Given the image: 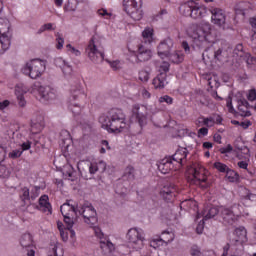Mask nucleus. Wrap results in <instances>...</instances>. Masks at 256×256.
<instances>
[{"mask_svg":"<svg viewBox=\"0 0 256 256\" xmlns=\"http://www.w3.org/2000/svg\"><path fill=\"white\" fill-rule=\"evenodd\" d=\"M134 55L136 57V63H147V61H151L153 51H151V48L145 46V44H139Z\"/></svg>","mask_w":256,"mask_h":256,"instance_id":"obj_12","label":"nucleus"},{"mask_svg":"<svg viewBox=\"0 0 256 256\" xmlns=\"http://www.w3.org/2000/svg\"><path fill=\"white\" fill-rule=\"evenodd\" d=\"M167 74L160 73L153 79V85L155 89H164L165 85H167Z\"/></svg>","mask_w":256,"mask_h":256,"instance_id":"obj_23","label":"nucleus"},{"mask_svg":"<svg viewBox=\"0 0 256 256\" xmlns=\"http://www.w3.org/2000/svg\"><path fill=\"white\" fill-rule=\"evenodd\" d=\"M238 167L240 169H247V167H249V164L246 161H240L238 162Z\"/></svg>","mask_w":256,"mask_h":256,"instance_id":"obj_59","label":"nucleus"},{"mask_svg":"<svg viewBox=\"0 0 256 256\" xmlns=\"http://www.w3.org/2000/svg\"><path fill=\"white\" fill-rule=\"evenodd\" d=\"M210 13L212 14V23L217 25V27H222V29H225V13L223 10L214 8L210 10Z\"/></svg>","mask_w":256,"mask_h":256,"instance_id":"obj_17","label":"nucleus"},{"mask_svg":"<svg viewBox=\"0 0 256 256\" xmlns=\"http://www.w3.org/2000/svg\"><path fill=\"white\" fill-rule=\"evenodd\" d=\"M21 155H23V151L21 150H13L12 152H10L8 154V157H10V159H19V157H21Z\"/></svg>","mask_w":256,"mask_h":256,"instance_id":"obj_47","label":"nucleus"},{"mask_svg":"<svg viewBox=\"0 0 256 256\" xmlns=\"http://www.w3.org/2000/svg\"><path fill=\"white\" fill-rule=\"evenodd\" d=\"M217 213H219V209H217L215 207L206 208L203 211L204 220L207 221V219H213V217H215V215H217Z\"/></svg>","mask_w":256,"mask_h":256,"instance_id":"obj_34","label":"nucleus"},{"mask_svg":"<svg viewBox=\"0 0 256 256\" xmlns=\"http://www.w3.org/2000/svg\"><path fill=\"white\" fill-rule=\"evenodd\" d=\"M158 169L160 172H162L163 175H167L173 169V160L171 158H166L163 159L159 164H158Z\"/></svg>","mask_w":256,"mask_h":256,"instance_id":"obj_25","label":"nucleus"},{"mask_svg":"<svg viewBox=\"0 0 256 256\" xmlns=\"http://www.w3.org/2000/svg\"><path fill=\"white\" fill-rule=\"evenodd\" d=\"M31 127L33 129H37V131H41L43 127H45V121L43 116L39 115L36 119H33L31 122Z\"/></svg>","mask_w":256,"mask_h":256,"instance_id":"obj_30","label":"nucleus"},{"mask_svg":"<svg viewBox=\"0 0 256 256\" xmlns=\"http://www.w3.org/2000/svg\"><path fill=\"white\" fill-rule=\"evenodd\" d=\"M208 133H209V129L202 127L198 130V137H206Z\"/></svg>","mask_w":256,"mask_h":256,"instance_id":"obj_55","label":"nucleus"},{"mask_svg":"<svg viewBox=\"0 0 256 256\" xmlns=\"http://www.w3.org/2000/svg\"><path fill=\"white\" fill-rule=\"evenodd\" d=\"M175 191H176L175 186L173 184H170V185L164 186L161 193L163 197H165V199H168V201H171V198L175 194Z\"/></svg>","mask_w":256,"mask_h":256,"instance_id":"obj_27","label":"nucleus"},{"mask_svg":"<svg viewBox=\"0 0 256 256\" xmlns=\"http://www.w3.org/2000/svg\"><path fill=\"white\" fill-rule=\"evenodd\" d=\"M233 57L236 61H243L244 57H249V53L243 50V44H238L233 50Z\"/></svg>","mask_w":256,"mask_h":256,"instance_id":"obj_26","label":"nucleus"},{"mask_svg":"<svg viewBox=\"0 0 256 256\" xmlns=\"http://www.w3.org/2000/svg\"><path fill=\"white\" fill-rule=\"evenodd\" d=\"M81 97H85V94L80 90V88L71 90L69 109L74 115H79L81 113V106L73 101H78Z\"/></svg>","mask_w":256,"mask_h":256,"instance_id":"obj_13","label":"nucleus"},{"mask_svg":"<svg viewBox=\"0 0 256 256\" xmlns=\"http://www.w3.org/2000/svg\"><path fill=\"white\" fill-rule=\"evenodd\" d=\"M43 26H44L45 31L55 30V28H53V23H47V24H44Z\"/></svg>","mask_w":256,"mask_h":256,"instance_id":"obj_61","label":"nucleus"},{"mask_svg":"<svg viewBox=\"0 0 256 256\" xmlns=\"http://www.w3.org/2000/svg\"><path fill=\"white\" fill-rule=\"evenodd\" d=\"M166 235H170V238H165L164 240L161 239V237L150 239V247H153V249H159V247L169 245V243H172V241L175 240V234L166 233Z\"/></svg>","mask_w":256,"mask_h":256,"instance_id":"obj_18","label":"nucleus"},{"mask_svg":"<svg viewBox=\"0 0 256 256\" xmlns=\"http://www.w3.org/2000/svg\"><path fill=\"white\" fill-rule=\"evenodd\" d=\"M190 255L191 256H203V251H201V248L197 245H193L190 248Z\"/></svg>","mask_w":256,"mask_h":256,"instance_id":"obj_42","label":"nucleus"},{"mask_svg":"<svg viewBox=\"0 0 256 256\" xmlns=\"http://www.w3.org/2000/svg\"><path fill=\"white\" fill-rule=\"evenodd\" d=\"M247 99H248V101H255L256 100V90L255 89L249 90V93L247 95Z\"/></svg>","mask_w":256,"mask_h":256,"instance_id":"obj_53","label":"nucleus"},{"mask_svg":"<svg viewBox=\"0 0 256 256\" xmlns=\"http://www.w3.org/2000/svg\"><path fill=\"white\" fill-rule=\"evenodd\" d=\"M39 205L43 209V211H48L51 213V203H49V196L43 195L39 199Z\"/></svg>","mask_w":256,"mask_h":256,"instance_id":"obj_32","label":"nucleus"},{"mask_svg":"<svg viewBox=\"0 0 256 256\" xmlns=\"http://www.w3.org/2000/svg\"><path fill=\"white\" fill-rule=\"evenodd\" d=\"M189 176L187 177L190 185H197L201 189H208L211 187V180H209V171L203 166H194L188 170Z\"/></svg>","mask_w":256,"mask_h":256,"instance_id":"obj_2","label":"nucleus"},{"mask_svg":"<svg viewBox=\"0 0 256 256\" xmlns=\"http://www.w3.org/2000/svg\"><path fill=\"white\" fill-rule=\"evenodd\" d=\"M166 58H168L172 63H181L183 61V55L179 54V52H170L169 56Z\"/></svg>","mask_w":256,"mask_h":256,"instance_id":"obj_38","label":"nucleus"},{"mask_svg":"<svg viewBox=\"0 0 256 256\" xmlns=\"http://www.w3.org/2000/svg\"><path fill=\"white\" fill-rule=\"evenodd\" d=\"M15 93L19 107H25V105H27V101H25V96H23V93L19 89H16Z\"/></svg>","mask_w":256,"mask_h":256,"instance_id":"obj_40","label":"nucleus"},{"mask_svg":"<svg viewBox=\"0 0 256 256\" xmlns=\"http://www.w3.org/2000/svg\"><path fill=\"white\" fill-rule=\"evenodd\" d=\"M60 142L64 147H69L71 144V134H69V131L62 130L60 132Z\"/></svg>","mask_w":256,"mask_h":256,"instance_id":"obj_31","label":"nucleus"},{"mask_svg":"<svg viewBox=\"0 0 256 256\" xmlns=\"http://www.w3.org/2000/svg\"><path fill=\"white\" fill-rule=\"evenodd\" d=\"M139 79L142 83H147V81H149V71L141 70L139 72Z\"/></svg>","mask_w":256,"mask_h":256,"instance_id":"obj_44","label":"nucleus"},{"mask_svg":"<svg viewBox=\"0 0 256 256\" xmlns=\"http://www.w3.org/2000/svg\"><path fill=\"white\" fill-rule=\"evenodd\" d=\"M10 103L11 102H9V100H4V101L0 102V111L7 109V107H9Z\"/></svg>","mask_w":256,"mask_h":256,"instance_id":"obj_57","label":"nucleus"},{"mask_svg":"<svg viewBox=\"0 0 256 256\" xmlns=\"http://www.w3.org/2000/svg\"><path fill=\"white\" fill-rule=\"evenodd\" d=\"M35 89H37L38 96L37 99L39 101H51L55 99V90L49 86H40V85H34Z\"/></svg>","mask_w":256,"mask_h":256,"instance_id":"obj_14","label":"nucleus"},{"mask_svg":"<svg viewBox=\"0 0 256 256\" xmlns=\"http://www.w3.org/2000/svg\"><path fill=\"white\" fill-rule=\"evenodd\" d=\"M202 256H215V252L212 250L203 251Z\"/></svg>","mask_w":256,"mask_h":256,"instance_id":"obj_64","label":"nucleus"},{"mask_svg":"<svg viewBox=\"0 0 256 256\" xmlns=\"http://www.w3.org/2000/svg\"><path fill=\"white\" fill-rule=\"evenodd\" d=\"M240 127H243V129H249L251 127V121H245L240 123Z\"/></svg>","mask_w":256,"mask_h":256,"instance_id":"obj_60","label":"nucleus"},{"mask_svg":"<svg viewBox=\"0 0 256 256\" xmlns=\"http://www.w3.org/2000/svg\"><path fill=\"white\" fill-rule=\"evenodd\" d=\"M147 115H149L147 106L143 104H134L132 106L131 119H134L139 127H145L147 125Z\"/></svg>","mask_w":256,"mask_h":256,"instance_id":"obj_9","label":"nucleus"},{"mask_svg":"<svg viewBox=\"0 0 256 256\" xmlns=\"http://www.w3.org/2000/svg\"><path fill=\"white\" fill-rule=\"evenodd\" d=\"M55 65L56 67H59L60 69H62V72L64 73V75H71V73H73V67H71L69 63L63 60V58H57L55 60Z\"/></svg>","mask_w":256,"mask_h":256,"instance_id":"obj_24","label":"nucleus"},{"mask_svg":"<svg viewBox=\"0 0 256 256\" xmlns=\"http://www.w3.org/2000/svg\"><path fill=\"white\" fill-rule=\"evenodd\" d=\"M192 10H193V2H189L180 7L181 13H183V15H185L186 17H189V16L191 17Z\"/></svg>","mask_w":256,"mask_h":256,"instance_id":"obj_37","label":"nucleus"},{"mask_svg":"<svg viewBox=\"0 0 256 256\" xmlns=\"http://www.w3.org/2000/svg\"><path fill=\"white\" fill-rule=\"evenodd\" d=\"M226 179H228V181L230 183H237V181H239V174H237V172L226 168V175H225Z\"/></svg>","mask_w":256,"mask_h":256,"instance_id":"obj_35","label":"nucleus"},{"mask_svg":"<svg viewBox=\"0 0 256 256\" xmlns=\"http://www.w3.org/2000/svg\"><path fill=\"white\" fill-rule=\"evenodd\" d=\"M77 207H79V204L75 203L73 200H68L60 207L61 214L64 218V223L72 235H75V230L71 229H73V225L75 224V217L77 213H79L77 211Z\"/></svg>","mask_w":256,"mask_h":256,"instance_id":"obj_3","label":"nucleus"},{"mask_svg":"<svg viewBox=\"0 0 256 256\" xmlns=\"http://www.w3.org/2000/svg\"><path fill=\"white\" fill-rule=\"evenodd\" d=\"M172 49H173V40L171 38L164 39L158 45L159 57H161V59H167Z\"/></svg>","mask_w":256,"mask_h":256,"instance_id":"obj_15","label":"nucleus"},{"mask_svg":"<svg viewBox=\"0 0 256 256\" xmlns=\"http://www.w3.org/2000/svg\"><path fill=\"white\" fill-rule=\"evenodd\" d=\"M123 10L127 15H130L134 21H141V19H143L141 0H123Z\"/></svg>","mask_w":256,"mask_h":256,"instance_id":"obj_6","label":"nucleus"},{"mask_svg":"<svg viewBox=\"0 0 256 256\" xmlns=\"http://www.w3.org/2000/svg\"><path fill=\"white\" fill-rule=\"evenodd\" d=\"M242 61H246L248 67L253 69V64L256 62V58L252 57L250 53H248V57H244Z\"/></svg>","mask_w":256,"mask_h":256,"instance_id":"obj_46","label":"nucleus"},{"mask_svg":"<svg viewBox=\"0 0 256 256\" xmlns=\"http://www.w3.org/2000/svg\"><path fill=\"white\" fill-rule=\"evenodd\" d=\"M67 49L70 51V53H73L76 57H79L81 55V51L73 47L71 44L66 45Z\"/></svg>","mask_w":256,"mask_h":256,"instance_id":"obj_48","label":"nucleus"},{"mask_svg":"<svg viewBox=\"0 0 256 256\" xmlns=\"http://www.w3.org/2000/svg\"><path fill=\"white\" fill-rule=\"evenodd\" d=\"M100 249L105 256H111V253L115 251V245L112 244L107 238H101Z\"/></svg>","mask_w":256,"mask_h":256,"instance_id":"obj_20","label":"nucleus"},{"mask_svg":"<svg viewBox=\"0 0 256 256\" xmlns=\"http://www.w3.org/2000/svg\"><path fill=\"white\" fill-rule=\"evenodd\" d=\"M224 59L225 56H223V49H218L214 52V63H216L218 67H221V65H223Z\"/></svg>","mask_w":256,"mask_h":256,"instance_id":"obj_36","label":"nucleus"},{"mask_svg":"<svg viewBox=\"0 0 256 256\" xmlns=\"http://www.w3.org/2000/svg\"><path fill=\"white\" fill-rule=\"evenodd\" d=\"M227 107L229 113H233V115H240V117H251V111H249V108L251 105H249V102L245 99L238 100V112L235 111V108H233V104L231 102V96L228 97L227 100Z\"/></svg>","mask_w":256,"mask_h":256,"instance_id":"obj_10","label":"nucleus"},{"mask_svg":"<svg viewBox=\"0 0 256 256\" xmlns=\"http://www.w3.org/2000/svg\"><path fill=\"white\" fill-rule=\"evenodd\" d=\"M99 123L108 133H123L127 129V115L122 109L112 108L99 117Z\"/></svg>","mask_w":256,"mask_h":256,"instance_id":"obj_1","label":"nucleus"},{"mask_svg":"<svg viewBox=\"0 0 256 256\" xmlns=\"http://www.w3.org/2000/svg\"><path fill=\"white\" fill-rule=\"evenodd\" d=\"M182 47H183L185 53H189L190 47H189V43H187V41L182 42Z\"/></svg>","mask_w":256,"mask_h":256,"instance_id":"obj_62","label":"nucleus"},{"mask_svg":"<svg viewBox=\"0 0 256 256\" xmlns=\"http://www.w3.org/2000/svg\"><path fill=\"white\" fill-rule=\"evenodd\" d=\"M89 171L91 175H95L99 171V165L97 163H91L89 166Z\"/></svg>","mask_w":256,"mask_h":256,"instance_id":"obj_51","label":"nucleus"},{"mask_svg":"<svg viewBox=\"0 0 256 256\" xmlns=\"http://www.w3.org/2000/svg\"><path fill=\"white\" fill-rule=\"evenodd\" d=\"M94 233L96 235V237H98V239H105V234H103V232L101 231V228L99 227H94Z\"/></svg>","mask_w":256,"mask_h":256,"instance_id":"obj_52","label":"nucleus"},{"mask_svg":"<svg viewBox=\"0 0 256 256\" xmlns=\"http://www.w3.org/2000/svg\"><path fill=\"white\" fill-rule=\"evenodd\" d=\"M10 46L11 38H9V35H7L6 32H3V30L0 29V53H5Z\"/></svg>","mask_w":256,"mask_h":256,"instance_id":"obj_22","label":"nucleus"},{"mask_svg":"<svg viewBox=\"0 0 256 256\" xmlns=\"http://www.w3.org/2000/svg\"><path fill=\"white\" fill-rule=\"evenodd\" d=\"M77 212L83 217L84 223L91 226L96 225L98 221L97 210H95L92 203L85 202L84 204L78 206Z\"/></svg>","mask_w":256,"mask_h":256,"instance_id":"obj_5","label":"nucleus"},{"mask_svg":"<svg viewBox=\"0 0 256 256\" xmlns=\"http://www.w3.org/2000/svg\"><path fill=\"white\" fill-rule=\"evenodd\" d=\"M195 41H206V43H213V35L211 34V26L209 24H204L202 26L196 27L192 34Z\"/></svg>","mask_w":256,"mask_h":256,"instance_id":"obj_11","label":"nucleus"},{"mask_svg":"<svg viewBox=\"0 0 256 256\" xmlns=\"http://www.w3.org/2000/svg\"><path fill=\"white\" fill-rule=\"evenodd\" d=\"M205 219L201 220L197 227H196V233H198V235H201V233H203V229H205Z\"/></svg>","mask_w":256,"mask_h":256,"instance_id":"obj_49","label":"nucleus"},{"mask_svg":"<svg viewBox=\"0 0 256 256\" xmlns=\"http://www.w3.org/2000/svg\"><path fill=\"white\" fill-rule=\"evenodd\" d=\"M128 245L139 251V249H143L145 243V233L143 230H139L137 228H131L127 233Z\"/></svg>","mask_w":256,"mask_h":256,"instance_id":"obj_7","label":"nucleus"},{"mask_svg":"<svg viewBox=\"0 0 256 256\" xmlns=\"http://www.w3.org/2000/svg\"><path fill=\"white\" fill-rule=\"evenodd\" d=\"M124 181H135V168L127 166L123 174Z\"/></svg>","mask_w":256,"mask_h":256,"instance_id":"obj_29","label":"nucleus"},{"mask_svg":"<svg viewBox=\"0 0 256 256\" xmlns=\"http://www.w3.org/2000/svg\"><path fill=\"white\" fill-rule=\"evenodd\" d=\"M21 149L20 151H29L31 149V141H26L24 143L21 144Z\"/></svg>","mask_w":256,"mask_h":256,"instance_id":"obj_54","label":"nucleus"},{"mask_svg":"<svg viewBox=\"0 0 256 256\" xmlns=\"http://www.w3.org/2000/svg\"><path fill=\"white\" fill-rule=\"evenodd\" d=\"M159 103H167V105H173V98L169 95L161 96L158 99Z\"/></svg>","mask_w":256,"mask_h":256,"instance_id":"obj_45","label":"nucleus"},{"mask_svg":"<svg viewBox=\"0 0 256 256\" xmlns=\"http://www.w3.org/2000/svg\"><path fill=\"white\" fill-rule=\"evenodd\" d=\"M247 241V230L245 227L240 226L235 229L233 235L230 237L231 245H237V243H245Z\"/></svg>","mask_w":256,"mask_h":256,"instance_id":"obj_16","label":"nucleus"},{"mask_svg":"<svg viewBox=\"0 0 256 256\" xmlns=\"http://www.w3.org/2000/svg\"><path fill=\"white\" fill-rule=\"evenodd\" d=\"M143 42L146 45H151L153 43V28H145L142 32Z\"/></svg>","mask_w":256,"mask_h":256,"instance_id":"obj_28","label":"nucleus"},{"mask_svg":"<svg viewBox=\"0 0 256 256\" xmlns=\"http://www.w3.org/2000/svg\"><path fill=\"white\" fill-rule=\"evenodd\" d=\"M21 247H31L33 245V237L29 233H25L20 238Z\"/></svg>","mask_w":256,"mask_h":256,"instance_id":"obj_33","label":"nucleus"},{"mask_svg":"<svg viewBox=\"0 0 256 256\" xmlns=\"http://www.w3.org/2000/svg\"><path fill=\"white\" fill-rule=\"evenodd\" d=\"M214 169H217V171H219L220 173H225V164L221 162H215Z\"/></svg>","mask_w":256,"mask_h":256,"instance_id":"obj_50","label":"nucleus"},{"mask_svg":"<svg viewBox=\"0 0 256 256\" xmlns=\"http://www.w3.org/2000/svg\"><path fill=\"white\" fill-rule=\"evenodd\" d=\"M198 123H201V125H205L206 127H213V125H215V119L213 117H202L199 118Z\"/></svg>","mask_w":256,"mask_h":256,"instance_id":"obj_39","label":"nucleus"},{"mask_svg":"<svg viewBox=\"0 0 256 256\" xmlns=\"http://www.w3.org/2000/svg\"><path fill=\"white\" fill-rule=\"evenodd\" d=\"M187 155H189L187 148H179L172 156L171 161H175L176 163L183 165L187 159Z\"/></svg>","mask_w":256,"mask_h":256,"instance_id":"obj_21","label":"nucleus"},{"mask_svg":"<svg viewBox=\"0 0 256 256\" xmlns=\"http://www.w3.org/2000/svg\"><path fill=\"white\" fill-rule=\"evenodd\" d=\"M221 139H222L221 134H219V133L214 134L215 143L221 144Z\"/></svg>","mask_w":256,"mask_h":256,"instance_id":"obj_63","label":"nucleus"},{"mask_svg":"<svg viewBox=\"0 0 256 256\" xmlns=\"http://www.w3.org/2000/svg\"><path fill=\"white\" fill-rule=\"evenodd\" d=\"M45 61L41 59H33L26 63L22 68V73L30 77V79H39L45 73Z\"/></svg>","mask_w":256,"mask_h":256,"instance_id":"obj_4","label":"nucleus"},{"mask_svg":"<svg viewBox=\"0 0 256 256\" xmlns=\"http://www.w3.org/2000/svg\"><path fill=\"white\" fill-rule=\"evenodd\" d=\"M160 69L163 71L160 73H165L167 75V72H169V63L164 62V64L160 67Z\"/></svg>","mask_w":256,"mask_h":256,"instance_id":"obj_58","label":"nucleus"},{"mask_svg":"<svg viewBox=\"0 0 256 256\" xmlns=\"http://www.w3.org/2000/svg\"><path fill=\"white\" fill-rule=\"evenodd\" d=\"M207 15V8L205 6H201L199 4L192 3V12L190 17L192 19H201Z\"/></svg>","mask_w":256,"mask_h":256,"instance_id":"obj_19","label":"nucleus"},{"mask_svg":"<svg viewBox=\"0 0 256 256\" xmlns=\"http://www.w3.org/2000/svg\"><path fill=\"white\" fill-rule=\"evenodd\" d=\"M56 42H57L56 48L63 49V45H65V39L59 33L56 34Z\"/></svg>","mask_w":256,"mask_h":256,"instance_id":"obj_43","label":"nucleus"},{"mask_svg":"<svg viewBox=\"0 0 256 256\" xmlns=\"http://www.w3.org/2000/svg\"><path fill=\"white\" fill-rule=\"evenodd\" d=\"M20 199H22L23 203H27V201L31 199V196L29 195V188L24 187L21 189Z\"/></svg>","mask_w":256,"mask_h":256,"instance_id":"obj_41","label":"nucleus"},{"mask_svg":"<svg viewBox=\"0 0 256 256\" xmlns=\"http://www.w3.org/2000/svg\"><path fill=\"white\" fill-rule=\"evenodd\" d=\"M98 15H100V17H106V19H109V16L111 15V13L107 12V10L105 9H99Z\"/></svg>","mask_w":256,"mask_h":256,"instance_id":"obj_56","label":"nucleus"},{"mask_svg":"<svg viewBox=\"0 0 256 256\" xmlns=\"http://www.w3.org/2000/svg\"><path fill=\"white\" fill-rule=\"evenodd\" d=\"M98 43L93 37L86 48L87 56L93 63H103V59H105V54L99 50Z\"/></svg>","mask_w":256,"mask_h":256,"instance_id":"obj_8","label":"nucleus"}]
</instances>
